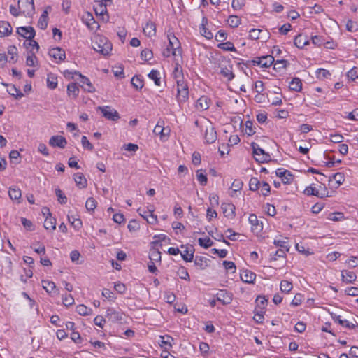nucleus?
<instances>
[{
	"mask_svg": "<svg viewBox=\"0 0 358 358\" xmlns=\"http://www.w3.org/2000/svg\"><path fill=\"white\" fill-rule=\"evenodd\" d=\"M169 44L167 48L171 50V55L173 56L182 55V50L180 48V43L178 38H176L174 35L168 36Z\"/></svg>",
	"mask_w": 358,
	"mask_h": 358,
	"instance_id": "nucleus-8",
	"label": "nucleus"
},
{
	"mask_svg": "<svg viewBox=\"0 0 358 358\" xmlns=\"http://www.w3.org/2000/svg\"><path fill=\"white\" fill-rule=\"evenodd\" d=\"M143 31L145 36L152 37L156 34V26L152 22H148L143 27Z\"/></svg>",
	"mask_w": 358,
	"mask_h": 358,
	"instance_id": "nucleus-24",
	"label": "nucleus"
},
{
	"mask_svg": "<svg viewBox=\"0 0 358 358\" xmlns=\"http://www.w3.org/2000/svg\"><path fill=\"white\" fill-rule=\"evenodd\" d=\"M341 278L343 282L345 283H352L357 279L356 274L352 271L343 270L341 271Z\"/></svg>",
	"mask_w": 358,
	"mask_h": 358,
	"instance_id": "nucleus-25",
	"label": "nucleus"
},
{
	"mask_svg": "<svg viewBox=\"0 0 358 358\" xmlns=\"http://www.w3.org/2000/svg\"><path fill=\"white\" fill-rule=\"evenodd\" d=\"M8 54L10 56L8 62L15 63L17 61V49L15 45H10L8 48Z\"/></svg>",
	"mask_w": 358,
	"mask_h": 358,
	"instance_id": "nucleus-44",
	"label": "nucleus"
},
{
	"mask_svg": "<svg viewBox=\"0 0 358 358\" xmlns=\"http://www.w3.org/2000/svg\"><path fill=\"white\" fill-rule=\"evenodd\" d=\"M211 100L207 96H201L196 102V108L201 111L206 110L210 106Z\"/></svg>",
	"mask_w": 358,
	"mask_h": 358,
	"instance_id": "nucleus-21",
	"label": "nucleus"
},
{
	"mask_svg": "<svg viewBox=\"0 0 358 358\" xmlns=\"http://www.w3.org/2000/svg\"><path fill=\"white\" fill-rule=\"evenodd\" d=\"M302 80L299 78H292V91L302 92Z\"/></svg>",
	"mask_w": 358,
	"mask_h": 358,
	"instance_id": "nucleus-53",
	"label": "nucleus"
},
{
	"mask_svg": "<svg viewBox=\"0 0 358 358\" xmlns=\"http://www.w3.org/2000/svg\"><path fill=\"white\" fill-rule=\"evenodd\" d=\"M208 259L203 256H196L194 260V265L201 270L205 269L208 266Z\"/></svg>",
	"mask_w": 358,
	"mask_h": 358,
	"instance_id": "nucleus-32",
	"label": "nucleus"
},
{
	"mask_svg": "<svg viewBox=\"0 0 358 358\" xmlns=\"http://www.w3.org/2000/svg\"><path fill=\"white\" fill-rule=\"evenodd\" d=\"M67 94L69 96L76 99L79 94V88L76 83H71L67 85Z\"/></svg>",
	"mask_w": 358,
	"mask_h": 358,
	"instance_id": "nucleus-33",
	"label": "nucleus"
},
{
	"mask_svg": "<svg viewBox=\"0 0 358 358\" xmlns=\"http://www.w3.org/2000/svg\"><path fill=\"white\" fill-rule=\"evenodd\" d=\"M204 139L207 143H213L217 139V133L213 127H207L205 131Z\"/></svg>",
	"mask_w": 358,
	"mask_h": 358,
	"instance_id": "nucleus-23",
	"label": "nucleus"
},
{
	"mask_svg": "<svg viewBox=\"0 0 358 358\" xmlns=\"http://www.w3.org/2000/svg\"><path fill=\"white\" fill-rule=\"evenodd\" d=\"M82 21L91 31H95L99 27L98 23L95 21L93 15L90 13H86L83 16Z\"/></svg>",
	"mask_w": 358,
	"mask_h": 358,
	"instance_id": "nucleus-17",
	"label": "nucleus"
},
{
	"mask_svg": "<svg viewBox=\"0 0 358 358\" xmlns=\"http://www.w3.org/2000/svg\"><path fill=\"white\" fill-rule=\"evenodd\" d=\"M220 74L226 78L227 81H231L234 78V74L232 72V66L229 65L228 66L222 67Z\"/></svg>",
	"mask_w": 358,
	"mask_h": 358,
	"instance_id": "nucleus-30",
	"label": "nucleus"
},
{
	"mask_svg": "<svg viewBox=\"0 0 358 358\" xmlns=\"http://www.w3.org/2000/svg\"><path fill=\"white\" fill-rule=\"evenodd\" d=\"M49 144L53 148H64L67 144L66 138L62 136H52L49 140Z\"/></svg>",
	"mask_w": 358,
	"mask_h": 358,
	"instance_id": "nucleus-19",
	"label": "nucleus"
},
{
	"mask_svg": "<svg viewBox=\"0 0 358 358\" xmlns=\"http://www.w3.org/2000/svg\"><path fill=\"white\" fill-rule=\"evenodd\" d=\"M161 252L155 248H152L149 252V259L150 262H161Z\"/></svg>",
	"mask_w": 358,
	"mask_h": 358,
	"instance_id": "nucleus-40",
	"label": "nucleus"
},
{
	"mask_svg": "<svg viewBox=\"0 0 358 358\" xmlns=\"http://www.w3.org/2000/svg\"><path fill=\"white\" fill-rule=\"evenodd\" d=\"M76 312L82 316H87L92 314V310L90 308L87 307L85 305L80 304L76 306Z\"/></svg>",
	"mask_w": 358,
	"mask_h": 358,
	"instance_id": "nucleus-43",
	"label": "nucleus"
},
{
	"mask_svg": "<svg viewBox=\"0 0 358 358\" xmlns=\"http://www.w3.org/2000/svg\"><path fill=\"white\" fill-rule=\"evenodd\" d=\"M41 284L43 288L48 294L52 292L59 294V289L57 288L56 285L54 282L48 280H42Z\"/></svg>",
	"mask_w": 358,
	"mask_h": 358,
	"instance_id": "nucleus-22",
	"label": "nucleus"
},
{
	"mask_svg": "<svg viewBox=\"0 0 358 358\" xmlns=\"http://www.w3.org/2000/svg\"><path fill=\"white\" fill-rule=\"evenodd\" d=\"M334 180L336 183V187L340 186L342 185L345 181V176L343 173H336L335 174H333L332 176H329V181Z\"/></svg>",
	"mask_w": 358,
	"mask_h": 358,
	"instance_id": "nucleus-46",
	"label": "nucleus"
},
{
	"mask_svg": "<svg viewBox=\"0 0 358 358\" xmlns=\"http://www.w3.org/2000/svg\"><path fill=\"white\" fill-rule=\"evenodd\" d=\"M73 179L77 187L80 189L85 188L87 185V180L82 173H77L74 174Z\"/></svg>",
	"mask_w": 358,
	"mask_h": 358,
	"instance_id": "nucleus-26",
	"label": "nucleus"
},
{
	"mask_svg": "<svg viewBox=\"0 0 358 358\" xmlns=\"http://www.w3.org/2000/svg\"><path fill=\"white\" fill-rule=\"evenodd\" d=\"M198 242L201 247L206 248V249L210 248L213 243V242L208 237L199 238L198 239Z\"/></svg>",
	"mask_w": 358,
	"mask_h": 358,
	"instance_id": "nucleus-60",
	"label": "nucleus"
},
{
	"mask_svg": "<svg viewBox=\"0 0 358 358\" xmlns=\"http://www.w3.org/2000/svg\"><path fill=\"white\" fill-rule=\"evenodd\" d=\"M241 22V20L236 15H230L227 20V24L232 28L238 27Z\"/></svg>",
	"mask_w": 358,
	"mask_h": 358,
	"instance_id": "nucleus-48",
	"label": "nucleus"
},
{
	"mask_svg": "<svg viewBox=\"0 0 358 358\" xmlns=\"http://www.w3.org/2000/svg\"><path fill=\"white\" fill-rule=\"evenodd\" d=\"M106 315L113 322H122L124 320V313L121 310H117L115 308H108Z\"/></svg>",
	"mask_w": 358,
	"mask_h": 358,
	"instance_id": "nucleus-10",
	"label": "nucleus"
},
{
	"mask_svg": "<svg viewBox=\"0 0 358 358\" xmlns=\"http://www.w3.org/2000/svg\"><path fill=\"white\" fill-rule=\"evenodd\" d=\"M12 33V27L6 21H0V36H7Z\"/></svg>",
	"mask_w": 358,
	"mask_h": 358,
	"instance_id": "nucleus-27",
	"label": "nucleus"
},
{
	"mask_svg": "<svg viewBox=\"0 0 358 358\" xmlns=\"http://www.w3.org/2000/svg\"><path fill=\"white\" fill-rule=\"evenodd\" d=\"M43 214L45 215L47 214L44 222V227L45 229H51L55 230L56 228V220L52 217L51 213L50 212L49 208H45L43 210Z\"/></svg>",
	"mask_w": 358,
	"mask_h": 358,
	"instance_id": "nucleus-14",
	"label": "nucleus"
},
{
	"mask_svg": "<svg viewBox=\"0 0 358 358\" xmlns=\"http://www.w3.org/2000/svg\"><path fill=\"white\" fill-rule=\"evenodd\" d=\"M55 194L57 197V201L60 204H65L67 202V197L64 193L59 188L55 189Z\"/></svg>",
	"mask_w": 358,
	"mask_h": 358,
	"instance_id": "nucleus-62",
	"label": "nucleus"
},
{
	"mask_svg": "<svg viewBox=\"0 0 358 358\" xmlns=\"http://www.w3.org/2000/svg\"><path fill=\"white\" fill-rule=\"evenodd\" d=\"M63 75L65 78H71V79H74L75 76H78L80 79V83L82 84L81 87L85 91L90 92V93H92L96 91L95 87H94V85H92V83H91L90 79L87 77L82 75V73H80L79 71H71V70L66 69V70L64 71Z\"/></svg>",
	"mask_w": 358,
	"mask_h": 358,
	"instance_id": "nucleus-2",
	"label": "nucleus"
},
{
	"mask_svg": "<svg viewBox=\"0 0 358 358\" xmlns=\"http://www.w3.org/2000/svg\"><path fill=\"white\" fill-rule=\"evenodd\" d=\"M259 186H260V182L257 179V178L253 177L250 180V182H249L250 190H251L252 192H255L259 189Z\"/></svg>",
	"mask_w": 358,
	"mask_h": 358,
	"instance_id": "nucleus-63",
	"label": "nucleus"
},
{
	"mask_svg": "<svg viewBox=\"0 0 358 358\" xmlns=\"http://www.w3.org/2000/svg\"><path fill=\"white\" fill-rule=\"evenodd\" d=\"M196 179L201 185L205 186L208 182L207 174L206 170L199 169L196 171Z\"/></svg>",
	"mask_w": 358,
	"mask_h": 358,
	"instance_id": "nucleus-36",
	"label": "nucleus"
},
{
	"mask_svg": "<svg viewBox=\"0 0 358 358\" xmlns=\"http://www.w3.org/2000/svg\"><path fill=\"white\" fill-rule=\"evenodd\" d=\"M248 222L251 225V229L253 232H260L263 229V223L259 221L255 214H250L248 217Z\"/></svg>",
	"mask_w": 358,
	"mask_h": 358,
	"instance_id": "nucleus-18",
	"label": "nucleus"
},
{
	"mask_svg": "<svg viewBox=\"0 0 358 358\" xmlns=\"http://www.w3.org/2000/svg\"><path fill=\"white\" fill-rule=\"evenodd\" d=\"M332 318L334 321L336 323H338L343 327H345L349 329H355V325L352 324V322H350L348 320L342 319V317L341 315H334L332 316Z\"/></svg>",
	"mask_w": 358,
	"mask_h": 358,
	"instance_id": "nucleus-29",
	"label": "nucleus"
},
{
	"mask_svg": "<svg viewBox=\"0 0 358 358\" xmlns=\"http://www.w3.org/2000/svg\"><path fill=\"white\" fill-rule=\"evenodd\" d=\"M177 273L180 279L190 281V277L187 268L185 266H180L178 268Z\"/></svg>",
	"mask_w": 358,
	"mask_h": 358,
	"instance_id": "nucleus-50",
	"label": "nucleus"
},
{
	"mask_svg": "<svg viewBox=\"0 0 358 358\" xmlns=\"http://www.w3.org/2000/svg\"><path fill=\"white\" fill-rule=\"evenodd\" d=\"M148 76L150 80L154 81L155 85H161L160 73L158 70L152 69L150 72L148 73Z\"/></svg>",
	"mask_w": 358,
	"mask_h": 358,
	"instance_id": "nucleus-39",
	"label": "nucleus"
},
{
	"mask_svg": "<svg viewBox=\"0 0 358 358\" xmlns=\"http://www.w3.org/2000/svg\"><path fill=\"white\" fill-rule=\"evenodd\" d=\"M46 83L48 88L54 90L57 87V77L55 74L50 73L47 76Z\"/></svg>",
	"mask_w": 358,
	"mask_h": 358,
	"instance_id": "nucleus-31",
	"label": "nucleus"
},
{
	"mask_svg": "<svg viewBox=\"0 0 358 358\" xmlns=\"http://www.w3.org/2000/svg\"><path fill=\"white\" fill-rule=\"evenodd\" d=\"M99 110L101 112L102 115L108 120L117 121L120 119L118 112L109 106H99Z\"/></svg>",
	"mask_w": 358,
	"mask_h": 358,
	"instance_id": "nucleus-7",
	"label": "nucleus"
},
{
	"mask_svg": "<svg viewBox=\"0 0 358 358\" xmlns=\"http://www.w3.org/2000/svg\"><path fill=\"white\" fill-rule=\"evenodd\" d=\"M294 43L298 48H302L308 43V41L305 36L299 34L295 36Z\"/></svg>",
	"mask_w": 358,
	"mask_h": 358,
	"instance_id": "nucleus-41",
	"label": "nucleus"
},
{
	"mask_svg": "<svg viewBox=\"0 0 358 358\" xmlns=\"http://www.w3.org/2000/svg\"><path fill=\"white\" fill-rule=\"evenodd\" d=\"M224 209V214L227 217H234L235 216V206L231 203L227 204Z\"/></svg>",
	"mask_w": 358,
	"mask_h": 358,
	"instance_id": "nucleus-51",
	"label": "nucleus"
},
{
	"mask_svg": "<svg viewBox=\"0 0 358 358\" xmlns=\"http://www.w3.org/2000/svg\"><path fill=\"white\" fill-rule=\"evenodd\" d=\"M7 90L9 94L14 96L16 99H20L24 96L20 90L17 88L14 85H10Z\"/></svg>",
	"mask_w": 358,
	"mask_h": 358,
	"instance_id": "nucleus-42",
	"label": "nucleus"
},
{
	"mask_svg": "<svg viewBox=\"0 0 358 358\" xmlns=\"http://www.w3.org/2000/svg\"><path fill=\"white\" fill-rule=\"evenodd\" d=\"M217 47L224 51L236 52V48L231 41L220 43L217 45Z\"/></svg>",
	"mask_w": 358,
	"mask_h": 358,
	"instance_id": "nucleus-47",
	"label": "nucleus"
},
{
	"mask_svg": "<svg viewBox=\"0 0 358 358\" xmlns=\"http://www.w3.org/2000/svg\"><path fill=\"white\" fill-rule=\"evenodd\" d=\"M153 57L152 51L150 49L145 48L141 52V58L144 62H148Z\"/></svg>",
	"mask_w": 358,
	"mask_h": 358,
	"instance_id": "nucleus-55",
	"label": "nucleus"
},
{
	"mask_svg": "<svg viewBox=\"0 0 358 358\" xmlns=\"http://www.w3.org/2000/svg\"><path fill=\"white\" fill-rule=\"evenodd\" d=\"M255 316L254 319L256 320V322L259 323H262L264 320V315L265 313L264 309H259V308H255L254 310Z\"/></svg>",
	"mask_w": 358,
	"mask_h": 358,
	"instance_id": "nucleus-57",
	"label": "nucleus"
},
{
	"mask_svg": "<svg viewBox=\"0 0 358 358\" xmlns=\"http://www.w3.org/2000/svg\"><path fill=\"white\" fill-rule=\"evenodd\" d=\"M304 193L308 196H315L318 198H324L329 196V191L324 184L321 183L317 187L308 186L305 190Z\"/></svg>",
	"mask_w": 358,
	"mask_h": 358,
	"instance_id": "nucleus-6",
	"label": "nucleus"
},
{
	"mask_svg": "<svg viewBox=\"0 0 358 358\" xmlns=\"http://www.w3.org/2000/svg\"><path fill=\"white\" fill-rule=\"evenodd\" d=\"M48 55L53 58L56 63H59L66 59V53L61 48L56 47L49 50Z\"/></svg>",
	"mask_w": 358,
	"mask_h": 358,
	"instance_id": "nucleus-12",
	"label": "nucleus"
},
{
	"mask_svg": "<svg viewBox=\"0 0 358 358\" xmlns=\"http://www.w3.org/2000/svg\"><path fill=\"white\" fill-rule=\"evenodd\" d=\"M38 64V59L34 53L29 54L26 59V65L28 66H35Z\"/></svg>",
	"mask_w": 358,
	"mask_h": 358,
	"instance_id": "nucleus-64",
	"label": "nucleus"
},
{
	"mask_svg": "<svg viewBox=\"0 0 358 358\" xmlns=\"http://www.w3.org/2000/svg\"><path fill=\"white\" fill-rule=\"evenodd\" d=\"M166 130V129L163 126L159 124V122H157L154 128L153 132L155 134L160 136L161 138H162L166 136L169 134V131L167 133L165 132Z\"/></svg>",
	"mask_w": 358,
	"mask_h": 358,
	"instance_id": "nucleus-54",
	"label": "nucleus"
},
{
	"mask_svg": "<svg viewBox=\"0 0 358 358\" xmlns=\"http://www.w3.org/2000/svg\"><path fill=\"white\" fill-rule=\"evenodd\" d=\"M172 76L175 80L176 83L185 80L183 71L178 64H176L173 71Z\"/></svg>",
	"mask_w": 358,
	"mask_h": 358,
	"instance_id": "nucleus-28",
	"label": "nucleus"
},
{
	"mask_svg": "<svg viewBox=\"0 0 358 358\" xmlns=\"http://www.w3.org/2000/svg\"><path fill=\"white\" fill-rule=\"evenodd\" d=\"M8 195L10 199L20 202L22 196L21 190L17 187H10L8 190Z\"/></svg>",
	"mask_w": 358,
	"mask_h": 358,
	"instance_id": "nucleus-34",
	"label": "nucleus"
},
{
	"mask_svg": "<svg viewBox=\"0 0 358 358\" xmlns=\"http://www.w3.org/2000/svg\"><path fill=\"white\" fill-rule=\"evenodd\" d=\"M241 278L244 282L252 283L255 280L256 275L251 271H245L241 274Z\"/></svg>",
	"mask_w": 358,
	"mask_h": 358,
	"instance_id": "nucleus-37",
	"label": "nucleus"
},
{
	"mask_svg": "<svg viewBox=\"0 0 358 358\" xmlns=\"http://www.w3.org/2000/svg\"><path fill=\"white\" fill-rule=\"evenodd\" d=\"M263 32L262 29H252L249 31V38L252 40H257L259 38H262L261 34Z\"/></svg>",
	"mask_w": 358,
	"mask_h": 358,
	"instance_id": "nucleus-59",
	"label": "nucleus"
},
{
	"mask_svg": "<svg viewBox=\"0 0 358 358\" xmlns=\"http://www.w3.org/2000/svg\"><path fill=\"white\" fill-rule=\"evenodd\" d=\"M214 27L213 25H208L203 28L199 29L200 34L201 36L205 37L206 39H212L213 38V34L211 31V29Z\"/></svg>",
	"mask_w": 358,
	"mask_h": 358,
	"instance_id": "nucleus-45",
	"label": "nucleus"
},
{
	"mask_svg": "<svg viewBox=\"0 0 358 358\" xmlns=\"http://www.w3.org/2000/svg\"><path fill=\"white\" fill-rule=\"evenodd\" d=\"M275 62L272 55H265L260 57H256L252 60L254 66H258L262 68L270 67Z\"/></svg>",
	"mask_w": 358,
	"mask_h": 358,
	"instance_id": "nucleus-9",
	"label": "nucleus"
},
{
	"mask_svg": "<svg viewBox=\"0 0 358 358\" xmlns=\"http://www.w3.org/2000/svg\"><path fill=\"white\" fill-rule=\"evenodd\" d=\"M97 202L93 197H90L85 202V208L88 211H94L96 208Z\"/></svg>",
	"mask_w": 358,
	"mask_h": 358,
	"instance_id": "nucleus-58",
	"label": "nucleus"
},
{
	"mask_svg": "<svg viewBox=\"0 0 358 358\" xmlns=\"http://www.w3.org/2000/svg\"><path fill=\"white\" fill-rule=\"evenodd\" d=\"M18 6H10V12L14 16H18L21 12L31 16L35 10L34 1H17Z\"/></svg>",
	"mask_w": 358,
	"mask_h": 358,
	"instance_id": "nucleus-3",
	"label": "nucleus"
},
{
	"mask_svg": "<svg viewBox=\"0 0 358 358\" xmlns=\"http://www.w3.org/2000/svg\"><path fill=\"white\" fill-rule=\"evenodd\" d=\"M255 308L259 309H265L267 305V299L264 296H258L255 300Z\"/></svg>",
	"mask_w": 358,
	"mask_h": 358,
	"instance_id": "nucleus-52",
	"label": "nucleus"
},
{
	"mask_svg": "<svg viewBox=\"0 0 358 358\" xmlns=\"http://www.w3.org/2000/svg\"><path fill=\"white\" fill-rule=\"evenodd\" d=\"M223 266L227 272L231 273H234L236 272V267L233 262L224 260L223 262Z\"/></svg>",
	"mask_w": 358,
	"mask_h": 358,
	"instance_id": "nucleus-61",
	"label": "nucleus"
},
{
	"mask_svg": "<svg viewBox=\"0 0 358 358\" xmlns=\"http://www.w3.org/2000/svg\"><path fill=\"white\" fill-rule=\"evenodd\" d=\"M273 243L277 247L284 249L287 252L289 251V244L288 238L285 237L279 239H275Z\"/></svg>",
	"mask_w": 358,
	"mask_h": 358,
	"instance_id": "nucleus-38",
	"label": "nucleus"
},
{
	"mask_svg": "<svg viewBox=\"0 0 358 358\" xmlns=\"http://www.w3.org/2000/svg\"><path fill=\"white\" fill-rule=\"evenodd\" d=\"M295 248L298 251L299 253H300L304 256H308L313 253V252L310 251V249L308 247H307L306 244H304L302 242L296 243Z\"/></svg>",
	"mask_w": 358,
	"mask_h": 358,
	"instance_id": "nucleus-35",
	"label": "nucleus"
},
{
	"mask_svg": "<svg viewBox=\"0 0 358 358\" xmlns=\"http://www.w3.org/2000/svg\"><path fill=\"white\" fill-rule=\"evenodd\" d=\"M17 33L22 37L29 39H34L36 31L32 27H20L17 29Z\"/></svg>",
	"mask_w": 358,
	"mask_h": 358,
	"instance_id": "nucleus-15",
	"label": "nucleus"
},
{
	"mask_svg": "<svg viewBox=\"0 0 358 358\" xmlns=\"http://www.w3.org/2000/svg\"><path fill=\"white\" fill-rule=\"evenodd\" d=\"M275 175L278 176L281 182L285 184H289L291 179V172L284 168H278L275 171Z\"/></svg>",
	"mask_w": 358,
	"mask_h": 358,
	"instance_id": "nucleus-20",
	"label": "nucleus"
},
{
	"mask_svg": "<svg viewBox=\"0 0 358 358\" xmlns=\"http://www.w3.org/2000/svg\"><path fill=\"white\" fill-rule=\"evenodd\" d=\"M176 100L178 103L181 106L189 100V87L187 82L185 80L176 83Z\"/></svg>",
	"mask_w": 358,
	"mask_h": 358,
	"instance_id": "nucleus-4",
	"label": "nucleus"
},
{
	"mask_svg": "<svg viewBox=\"0 0 358 358\" xmlns=\"http://www.w3.org/2000/svg\"><path fill=\"white\" fill-rule=\"evenodd\" d=\"M131 83L136 90H141L143 87V80L139 76H134L131 78Z\"/></svg>",
	"mask_w": 358,
	"mask_h": 358,
	"instance_id": "nucleus-49",
	"label": "nucleus"
},
{
	"mask_svg": "<svg viewBox=\"0 0 358 358\" xmlns=\"http://www.w3.org/2000/svg\"><path fill=\"white\" fill-rule=\"evenodd\" d=\"M181 248L183 249V250L180 252V254L181 255V257L184 261L186 262H191L193 261L194 259V250L193 249V247L192 245H181Z\"/></svg>",
	"mask_w": 358,
	"mask_h": 358,
	"instance_id": "nucleus-16",
	"label": "nucleus"
},
{
	"mask_svg": "<svg viewBox=\"0 0 358 358\" xmlns=\"http://www.w3.org/2000/svg\"><path fill=\"white\" fill-rule=\"evenodd\" d=\"M251 148L256 162L259 163H266L271 160V157L269 153L266 152L257 143H252Z\"/></svg>",
	"mask_w": 358,
	"mask_h": 358,
	"instance_id": "nucleus-5",
	"label": "nucleus"
},
{
	"mask_svg": "<svg viewBox=\"0 0 358 358\" xmlns=\"http://www.w3.org/2000/svg\"><path fill=\"white\" fill-rule=\"evenodd\" d=\"M173 338L171 336L165 334L159 336L158 343L159 346L164 349V351L168 352L173 347Z\"/></svg>",
	"mask_w": 358,
	"mask_h": 358,
	"instance_id": "nucleus-13",
	"label": "nucleus"
},
{
	"mask_svg": "<svg viewBox=\"0 0 358 358\" xmlns=\"http://www.w3.org/2000/svg\"><path fill=\"white\" fill-rule=\"evenodd\" d=\"M92 48L97 52L106 56L112 50L111 43L104 36H96L92 42Z\"/></svg>",
	"mask_w": 358,
	"mask_h": 358,
	"instance_id": "nucleus-1",
	"label": "nucleus"
},
{
	"mask_svg": "<svg viewBox=\"0 0 358 358\" xmlns=\"http://www.w3.org/2000/svg\"><path fill=\"white\" fill-rule=\"evenodd\" d=\"M315 75L319 79H325L330 77L331 73L324 69H317L315 71Z\"/></svg>",
	"mask_w": 358,
	"mask_h": 358,
	"instance_id": "nucleus-56",
	"label": "nucleus"
},
{
	"mask_svg": "<svg viewBox=\"0 0 358 358\" xmlns=\"http://www.w3.org/2000/svg\"><path fill=\"white\" fill-rule=\"evenodd\" d=\"M215 298L222 305H228L231 303L233 299V295L231 292H227L225 289L219 290L215 295Z\"/></svg>",
	"mask_w": 358,
	"mask_h": 358,
	"instance_id": "nucleus-11",
	"label": "nucleus"
}]
</instances>
